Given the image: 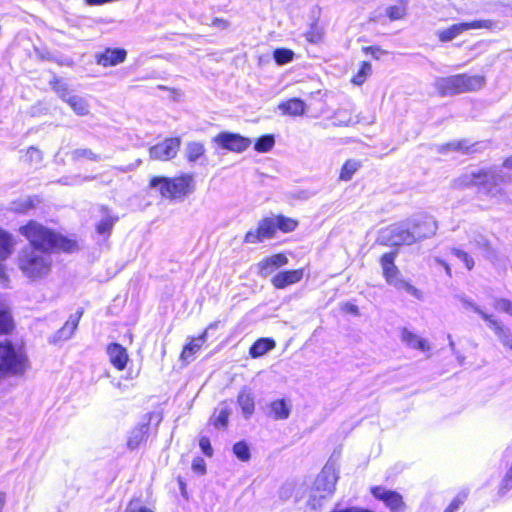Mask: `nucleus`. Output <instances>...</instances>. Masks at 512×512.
I'll return each instance as SVG.
<instances>
[{
	"label": "nucleus",
	"mask_w": 512,
	"mask_h": 512,
	"mask_svg": "<svg viewBox=\"0 0 512 512\" xmlns=\"http://www.w3.org/2000/svg\"><path fill=\"white\" fill-rule=\"evenodd\" d=\"M124 512H153L144 506L139 500H132L128 503Z\"/></svg>",
	"instance_id": "09e8293b"
},
{
	"label": "nucleus",
	"mask_w": 512,
	"mask_h": 512,
	"mask_svg": "<svg viewBox=\"0 0 512 512\" xmlns=\"http://www.w3.org/2000/svg\"><path fill=\"white\" fill-rule=\"evenodd\" d=\"M394 260L395 253L392 252L386 253L381 257L380 262L383 270V275L387 283L393 285L398 290H404L413 297L420 299L421 292L411 283L401 278L399 270L394 264Z\"/></svg>",
	"instance_id": "1a4fd4ad"
},
{
	"label": "nucleus",
	"mask_w": 512,
	"mask_h": 512,
	"mask_svg": "<svg viewBox=\"0 0 512 512\" xmlns=\"http://www.w3.org/2000/svg\"><path fill=\"white\" fill-rule=\"evenodd\" d=\"M323 33L318 28H313L311 31L307 33V40L312 43H318L321 41Z\"/></svg>",
	"instance_id": "4d7b16f0"
},
{
	"label": "nucleus",
	"mask_w": 512,
	"mask_h": 512,
	"mask_svg": "<svg viewBox=\"0 0 512 512\" xmlns=\"http://www.w3.org/2000/svg\"><path fill=\"white\" fill-rule=\"evenodd\" d=\"M494 308L500 312L512 316V302L506 298H497L494 301Z\"/></svg>",
	"instance_id": "a18cd8bd"
},
{
	"label": "nucleus",
	"mask_w": 512,
	"mask_h": 512,
	"mask_svg": "<svg viewBox=\"0 0 512 512\" xmlns=\"http://www.w3.org/2000/svg\"><path fill=\"white\" fill-rule=\"evenodd\" d=\"M148 432L147 425H141L134 428L128 437L127 445L130 449L138 448L145 440Z\"/></svg>",
	"instance_id": "c756f323"
},
{
	"label": "nucleus",
	"mask_w": 512,
	"mask_h": 512,
	"mask_svg": "<svg viewBox=\"0 0 512 512\" xmlns=\"http://www.w3.org/2000/svg\"><path fill=\"white\" fill-rule=\"evenodd\" d=\"M26 160L31 163H40L42 161V153L36 147H30L26 151Z\"/></svg>",
	"instance_id": "8fccbe9b"
},
{
	"label": "nucleus",
	"mask_w": 512,
	"mask_h": 512,
	"mask_svg": "<svg viewBox=\"0 0 512 512\" xmlns=\"http://www.w3.org/2000/svg\"><path fill=\"white\" fill-rule=\"evenodd\" d=\"M288 258L286 255L279 253L267 257L258 263L259 273L262 277H267L276 269L286 265Z\"/></svg>",
	"instance_id": "412c9836"
},
{
	"label": "nucleus",
	"mask_w": 512,
	"mask_h": 512,
	"mask_svg": "<svg viewBox=\"0 0 512 512\" xmlns=\"http://www.w3.org/2000/svg\"><path fill=\"white\" fill-rule=\"evenodd\" d=\"M446 148L448 150H455V151H462V152H469V146L467 145L466 141H454L449 144H447Z\"/></svg>",
	"instance_id": "6e6d98bb"
},
{
	"label": "nucleus",
	"mask_w": 512,
	"mask_h": 512,
	"mask_svg": "<svg viewBox=\"0 0 512 512\" xmlns=\"http://www.w3.org/2000/svg\"><path fill=\"white\" fill-rule=\"evenodd\" d=\"M237 403L243 416L248 419L255 411V395L251 388L244 386L238 393Z\"/></svg>",
	"instance_id": "aec40b11"
},
{
	"label": "nucleus",
	"mask_w": 512,
	"mask_h": 512,
	"mask_svg": "<svg viewBox=\"0 0 512 512\" xmlns=\"http://www.w3.org/2000/svg\"><path fill=\"white\" fill-rule=\"evenodd\" d=\"M372 67L369 62H362L357 74L353 77L352 82L356 85H362L366 78L371 74Z\"/></svg>",
	"instance_id": "ea45409f"
},
{
	"label": "nucleus",
	"mask_w": 512,
	"mask_h": 512,
	"mask_svg": "<svg viewBox=\"0 0 512 512\" xmlns=\"http://www.w3.org/2000/svg\"><path fill=\"white\" fill-rule=\"evenodd\" d=\"M230 415V409L226 406L217 408L214 413V425L216 427H226L228 418Z\"/></svg>",
	"instance_id": "58836bf2"
},
{
	"label": "nucleus",
	"mask_w": 512,
	"mask_h": 512,
	"mask_svg": "<svg viewBox=\"0 0 512 512\" xmlns=\"http://www.w3.org/2000/svg\"><path fill=\"white\" fill-rule=\"evenodd\" d=\"M83 158L96 162L102 160L100 155L94 153L91 149L88 148L76 149L72 152L73 160L78 161Z\"/></svg>",
	"instance_id": "e433bc0d"
},
{
	"label": "nucleus",
	"mask_w": 512,
	"mask_h": 512,
	"mask_svg": "<svg viewBox=\"0 0 512 512\" xmlns=\"http://www.w3.org/2000/svg\"><path fill=\"white\" fill-rule=\"evenodd\" d=\"M334 124L337 126H351L358 123V120L353 117V115L345 109L337 110L334 114Z\"/></svg>",
	"instance_id": "473e14b6"
},
{
	"label": "nucleus",
	"mask_w": 512,
	"mask_h": 512,
	"mask_svg": "<svg viewBox=\"0 0 512 512\" xmlns=\"http://www.w3.org/2000/svg\"><path fill=\"white\" fill-rule=\"evenodd\" d=\"M360 167L361 161L356 159L347 160L340 170L339 179L341 181L351 180L353 175L359 170Z\"/></svg>",
	"instance_id": "2f4dec72"
},
{
	"label": "nucleus",
	"mask_w": 512,
	"mask_h": 512,
	"mask_svg": "<svg viewBox=\"0 0 512 512\" xmlns=\"http://www.w3.org/2000/svg\"><path fill=\"white\" fill-rule=\"evenodd\" d=\"M274 220L277 224V230H281L285 233L293 231L297 226L296 220L282 215L274 216Z\"/></svg>",
	"instance_id": "c9c22d12"
},
{
	"label": "nucleus",
	"mask_w": 512,
	"mask_h": 512,
	"mask_svg": "<svg viewBox=\"0 0 512 512\" xmlns=\"http://www.w3.org/2000/svg\"><path fill=\"white\" fill-rule=\"evenodd\" d=\"M306 108L305 102L299 98H291L278 105V109L282 114L293 117L302 116L306 112Z\"/></svg>",
	"instance_id": "393cba45"
},
{
	"label": "nucleus",
	"mask_w": 512,
	"mask_h": 512,
	"mask_svg": "<svg viewBox=\"0 0 512 512\" xmlns=\"http://www.w3.org/2000/svg\"><path fill=\"white\" fill-rule=\"evenodd\" d=\"M448 340H449V347L452 351L453 354H457V350H456V346H455V342L453 341L451 335H448Z\"/></svg>",
	"instance_id": "e2e57ef3"
},
{
	"label": "nucleus",
	"mask_w": 512,
	"mask_h": 512,
	"mask_svg": "<svg viewBox=\"0 0 512 512\" xmlns=\"http://www.w3.org/2000/svg\"><path fill=\"white\" fill-rule=\"evenodd\" d=\"M275 347V341L269 338L258 339L250 348L249 354L252 358H258Z\"/></svg>",
	"instance_id": "c85d7f7f"
},
{
	"label": "nucleus",
	"mask_w": 512,
	"mask_h": 512,
	"mask_svg": "<svg viewBox=\"0 0 512 512\" xmlns=\"http://www.w3.org/2000/svg\"><path fill=\"white\" fill-rule=\"evenodd\" d=\"M387 15L391 20L401 19L405 15V7L403 5L390 6L387 8Z\"/></svg>",
	"instance_id": "49530a36"
},
{
	"label": "nucleus",
	"mask_w": 512,
	"mask_h": 512,
	"mask_svg": "<svg viewBox=\"0 0 512 512\" xmlns=\"http://www.w3.org/2000/svg\"><path fill=\"white\" fill-rule=\"evenodd\" d=\"M126 55L124 49H106L103 53L97 55V63L104 67L115 66L124 62Z\"/></svg>",
	"instance_id": "b1692460"
},
{
	"label": "nucleus",
	"mask_w": 512,
	"mask_h": 512,
	"mask_svg": "<svg viewBox=\"0 0 512 512\" xmlns=\"http://www.w3.org/2000/svg\"><path fill=\"white\" fill-rule=\"evenodd\" d=\"M274 143H275V140L272 135H265V136L260 137L256 141V143L254 145V149L257 152L265 153V152L270 151L273 148Z\"/></svg>",
	"instance_id": "4c0bfd02"
},
{
	"label": "nucleus",
	"mask_w": 512,
	"mask_h": 512,
	"mask_svg": "<svg viewBox=\"0 0 512 512\" xmlns=\"http://www.w3.org/2000/svg\"><path fill=\"white\" fill-rule=\"evenodd\" d=\"M151 189H156L159 194L168 199H183L195 189L192 175L183 174L175 178L155 176L150 180Z\"/></svg>",
	"instance_id": "423d86ee"
},
{
	"label": "nucleus",
	"mask_w": 512,
	"mask_h": 512,
	"mask_svg": "<svg viewBox=\"0 0 512 512\" xmlns=\"http://www.w3.org/2000/svg\"><path fill=\"white\" fill-rule=\"evenodd\" d=\"M460 364H463L464 357L457 351V354H454Z\"/></svg>",
	"instance_id": "69168bd1"
},
{
	"label": "nucleus",
	"mask_w": 512,
	"mask_h": 512,
	"mask_svg": "<svg viewBox=\"0 0 512 512\" xmlns=\"http://www.w3.org/2000/svg\"><path fill=\"white\" fill-rule=\"evenodd\" d=\"M103 217L98 223L96 230L99 234H109L118 220V217H114L109 213V210L106 207H102Z\"/></svg>",
	"instance_id": "7c9ffc66"
},
{
	"label": "nucleus",
	"mask_w": 512,
	"mask_h": 512,
	"mask_svg": "<svg viewBox=\"0 0 512 512\" xmlns=\"http://www.w3.org/2000/svg\"><path fill=\"white\" fill-rule=\"evenodd\" d=\"M3 506H4V498L2 496H0V512H2Z\"/></svg>",
	"instance_id": "774afa93"
},
{
	"label": "nucleus",
	"mask_w": 512,
	"mask_h": 512,
	"mask_svg": "<svg viewBox=\"0 0 512 512\" xmlns=\"http://www.w3.org/2000/svg\"><path fill=\"white\" fill-rule=\"evenodd\" d=\"M277 231V224L275 223L274 216L267 217L259 221L256 229L249 230L245 237L244 242L248 244H255L271 239L275 236Z\"/></svg>",
	"instance_id": "9b49d317"
},
{
	"label": "nucleus",
	"mask_w": 512,
	"mask_h": 512,
	"mask_svg": "<svg viewBox=\"0 0 512 512\" xmlns=\"http://www.w3.org/2000/svg\"><path fill=\"white\" fill-rule=\"evenodd\" d=\"M452 254L455 255L460 261L463 262L465 267L468 270H471L474 267V260L466 253L460 249L453 248L451 250Z\"/></svg>",
	"instance_id": "c03bdc74"
},
{
	"label": "nucleus",
	"mask_w": 512,
	"mask_h": 512,
	"mask_svg": "<svg viewBox=\"0 0 512 512\" xmlns=\"http://www.w3.org/2000/svg\"><path fill=\"white\" fill-rule=\"evenodd\" d=\"M463 308L466 310H472L477 313L485 322L492 316L491 314L486 313L480 306L468 300L466 298L461 299Z\"/></svg>",
	"instance_id": "79ce46f5"
},
{
	"label": "nucleus",
	"mask_w": 512,
	"mask_h": 512,
	"mask_svg": "<svg viewBox=\"0 0 512 512\" xmlns=\"http://www.w3.org/2000/svg\"><path fill=\"white\" fill-rule=\"evenodd\" d=\"M32 207L31 201L28 199L24 202V204H21V207L15 206L13 209L17 212H26L28 209Z\"/></svg>",
	"instance_id": "13d9d810"
},
{
	"label": "nucleus",
	"mask_w": 512,
	"mask_h": 512,
	"mask_svg": "<svg viewBox=\"0 0 512 512\" xmlns=\"http://www.w3.org/2000/svg\"><path fill=\"white\" fill-rule=\"evenodd\" d=\"M204 146L199 142H190L186 147V157L188 161L195 162L204 154Z\"/></svg>",
	"instance_id": "72a5a7b5"
},
{
	"label": "nucleus",
	"mask_w": 512,
	"mask_h": 512,
	"mask_svg": "<svg viewBox=\"0 0 512 512\" xmlns=\"http://www.w3.org/2000/svg\"><path fill=\"white\" fill-rule=\"evenodd\" d=\"M400 340L408 349L418 350L422 353H430L432 349L430 342L426 338L406 327L400 329Z\"/></svg>",
	"instance_id": "f3484780"
},
{
	"label": "nucleus",
	"mask_w": 512,
	"mask_h": 512,
	"mask_svg": "<svg viewBox=\"0 0 512 512\" xmlns=\"http://www.w3.org/2000/svg\"><path fill=\"white\" fill-rule=\"evenodd\" d=\"M330 512H373L367 508L360 506H347L342 507L340 504H336Z\"/></svg>",
	"instance_id": "3c124183"
},
{
	"label": "nucleus",
	"mask_w": 512,
	"mask_h": 512,
	"mask_svg": "<svg viewBox=\"0 0 512 512\" xmlns=\"http://www.w3.org/2000/svg\"><path fill=\"white\" fill-rule=\"evenodd\" d=\"M141 164V160H138L137 161V164L136 165H128V166H125V167H114V169L120 171V172H123V173H126V172H129V171H132L136 166L140 165Z\"/></svg>",
	"instance_id": "bf43d9fd"
},
{
	"label": "nucleus",
	"mask_w": 512,
	"mask_h": 512,
	"mask_svg": "<svg viewBox=\"0 0 512 512\" xmlns=\"http://www.w3.org/2000/svg\"><path fill=\"white\" fill-rule=\"evenodd\" d=\"M107 354L111 364L117 370L121 371L125 369L129 358L126 349L122 345L118 343L110 344L107 347Z\"/></svg>",
	"instance_id": "4be33fe9"
},
{
	"label": "nucleus",
	"mask_w": 512,
	"mask_h": 512,
	"mask_svg": "<svg viewBox=\"0 0 512 512\" xmlns=\"http://www.w3.org/2000/svg\"><path fill=\"white\" fill-rule=\"evenodd\" d=\"M19 233L23 235L30 243V246L24 248H36L50 251L59 248L64 251H71L75 244L46 228L36 221H30L19 228Z\"/></svg>",
	"instance_id": "7ed1b4c3"
},
{
	"label": "nucleus",
	"mask_w": 512,
	"mask_h": 512,
	"mask_svg": "<svg viewBox=\"0 0 512 512\" xmlns=\"http://www.w3.org/2000/svg\"><path fill=\"white\" fill-rule=\"evenodd\" d=\"M16 264L24 277L37 281L46 278L53 265L50 251L36 248H22L16 257Z\"/></svg>",
	"instance_id": "f03ea898"
},
{
	"label": "nucleus",
	"mask_w": 512,
	"mask_h": 512,
	"mask_svg": "<svg viewBox=\"0 0 512 512\" xmlns=\"http://www.w3.org/2000/svg\"><path fill=\"white\" fill-rule=\"evenodd\" d=\"M485 78L480 75L457 74L436 79L435 88L441 96H453L480 90Z\"/></svg>",
	"instance_id": "0eeeda50"
},
{
	"label": "nucleus",
	"mask_w": 512,
	"mask_h": 512,
	"mask_svg": "<svg viewBox=\"0 0 512 512\" xmlns=\"http://www.w3.org/2000/svg\"><path fill=\"white\" fill-rule=\"evenodd\" d=\"M291 405L284 399L275 400L269 405V416L274 420H285L289 417Z\"/></svg>",
	"instance_id": "cd10ccee"
},
{
	"label": "nucleus",
	"mask_w": 512,
	"mask_h": 512,
	"mask_svg": "<svg viewBox=\"0 0 512 512\" xmlns=\"http://www.w3.org/2000/svg\"><path fill=\"white\" fill-rule=\"evenodd\" d=\"M338 478V473L333 465H325L323 467L310 490L308 504L313 509L321 508L323 500L332 497Z\"/></svg>",
	"instance_id": "6e6552de"
},
{
	"label": "nucleus",
	"mask_w": 512,
	"mask_h": 512,
	"mask_svg": "<svg viewBox=\"0 0 512 512\" xmlns=\"http://www.w3.org/2000/svg\"><path fill=\"white\" fill-rule=\"evenodd\" d=\"M180 138H168L149 149L151 159L167 161L174 158L180 148Z\"/></svg>",
	"instance_id": "ddd939ff"
},
{
	"label": "nucleus",
	"mask_w": 512,
	"mask_h": 512,
	"mask_svg": "<svg viewBox=\"0 0 512 512\" xmlns=\"http://www.w3.org/2000/svg\"><path fill=\"white\" fill-rule=\"evenodd\" d=\"M432 221L433 223H436V221L433 219V217L431 216H428V215H420V216H417L415 218H413L412 220H410V227H411V231L413 234H419V232L423 233L425 232V222L426 221Z\"/></svg>",
	"instance_id": "f704fd0d"
},
{
	"label": "nucleus",
	"mask_w": 512,
	"mask_h": 512,
	"mask_svg": "<svg viewBox=\"0 0 512 512\" xmlns=\"http://www.w3.org/2000/svg\"><path fill=\"white\" fill-rule=\"evenodd\" d=\"M425 227V232L416 235L411 231L410 222L393 224L381 230L379 240L388 246L411 245L436 233L437 225L432 221H426Z\"/></svg>",
	"instance_id": "39448f33"
},
{
	"label": "nucleus",
	"mask_w": 512,
	"mask_h": 512,
	"mask_svg": "<svg viewBox=\"0 0 512 512\" xmlns=\"http://www.w3.org/2000/svg\"><path fill=\"white\" fill-rule=\"evenodd\" d=\"M233 453L241 461H248L250 459V449L245 442L234 444Z\"/></svg>",
	"instance_id": "37998d69"
},
{
	"label": "nucleus",
	"mask_w": 512,
	"mask_h": 512,
	"mask_svg": "<svg viewBox=\"0 0 512 512\" xmlns=\"http://www.w3.org/2000/svg\"><path fill=\"white\" fill-rule=\"evenodd\" d=\"M214 141L222 148L233 152H243L251 144L250 139L245 138L239 134L228 132L218 134L214 138Z\"/></svg>",
	"instance_id": "2eb2a0df"
},
{
	"label": "nucleus",
	"mask_w": 512,
	"mask_h": 512,
	"mask_svg": "<svg viewBox=\"0 0 512 512\" xmlns=\"http://www.w3.org/2000/svg\"><path fill=\"white\" fill-rule=\"evenodd\" d=\"M492 26V22L489 20H478L472 22H465L454 24L451 27L441 31L439 33V38L441 41L446 42L454 39L456 36L461 34L462 32L470 29H482V28H490Z\"/></svg>",
	"instance_id": "dca6fc26"
},
{
	"label": "nucleus",
	"mask_w": 512,
	"mask_h": 512,
	"mask_svg": "<svg viewBox=\"0 0 512 512\" xmlns=\"http://www.w3.org/2000/svg\"><path fill=\"white\" fill-rule=\"evenodd\" d=\"M79 179H80V177H73L70 179V181H68V178H65V179H62L61 182L66 185H74V184L79 183Z\"/></svg>",
	"instance_id": "052dcab7"
},
{
	"label": "nucleus",
	"mask_w": 512,
	"mask_h": 512,
	"mask_svg": "<svg viewBox=\"0 0 512 512\" xmlns=\"http://www.w3.org/2000/svg\"><path fill=\"white\" fill-rule=\"evenodd\" d=\"M192 470L195 472V473H198V474H205L206 472V463L204 461L203 458L201 457H196L193 459L192 461Z\"/></svg>",
	"instance_id": "864d4df0"
},
{
	"label": "nucleus",
	"mask_w": 512,
	"mask_h": 512,
	"mask_svg": "<svg viewBox=\"0 0 512 512\" xmlns=\"http://www.w3.org/2000/svg\"><path fill=\"white\" fill-rule=\"evenodd\" d=\"M441 263L444 265V267H445V270H446L447 274H449V275H450V267L448 266V264H446V263H444V262H442V261H441Z\"/></svg>",
	"instance_id": "338daca9"
},
{
	"label": "nucleus",
	"mask_w": 512,
	"mask_h": 512,
	"mask_svg": "<svg viewBox=\"0 0 512 512\" xmlns=\"http://www.w3.org/2000/svg\"><path fill=\"white\" fill-rule=\"evenodd\" d=\"M467 498V493L462 492L459 493L450 503V505L446 508V510H450L451 512H455L459 509V507L465 502Z\"/></svg>",
	"instance_id": "603ef678"
},
{
	"label": "nucleus",
	"mask_w": 512,
	"mask_h": 512,
	"mask_svg": "<svg viewBox=\"0 0 512 512\" xmlns=\"http://www.w3.org/2000/svg\"><path fill=\"white\" fill-rule=\"evenodd\" d=\"M81 316H82V312H77V313L71 315L68 318V320L65 322L63 327L61 329H59L56 332V334L54 335V341L56 342L59 340L70 339L78 327V323H79Z\"/></svg>",
	"instance_id": "a878e982"
},
{
	"label": "nucleus",
	"mask_w": 512,
	"mask_h": 512,
	"mask_svg": "<svg viewBox=\"0 0 512 512\" xmlns=\"http://www.w3.org/2000/svg\"><path fill=\"white\" fill-rule=\"evenodd\" d=\"M303 269H295L289 271H282L277 273L271 279L272 285L277 289H284L289 285L298 283L303 278Z\"/></svg>",
	"instance_id": "6ab92c4d"
},
{
	"label": "nucleus",
	"mask_w": 512,
	"mask_h": 512,
	"mask_svg": "<svg viewBox=\"0 0 512 512\" xmlns=\"http://www.w3.org/2000/svg\"><path fill=\"white\" fill-rule=\"evenodd\" d=\"M486 323L488 327L494 331L501 343L512 349V337L509 329H507L500 321L495 319L493 315L486 321Z\"/></svg>",
	"instance_id": "bb28decb"
},
{
	"label": "nucleus",
	"mask_w": 512,
	"mask_h": 512,
	"mask_svg": "<svg viewBox=\"0 0 512 512\" xmlns=\"http://www.w3.org/2000/svg\"><path fill=\"white\" fill-rule=\"evenodd\" d=\"M16 241L11 233L0 228V283L7 280L4 262L13 254Z\"/></svg>",
	"instance_id": "4468645a"
},
{
	"label": "nucleus",
	"mask_w": 512,
	"mask_h": 512,
	"mask_svg": "<svg viewBox=\"0 0 512 512\" xmlns=\"http://www.w3.org/2000/svg\"><path fill=\"white\" fill-rule=\"evenodd\" d=\"M216 327V322L211 323L199 337L191 338L190 341L184 346L180 355V359L185 363H190L193 361L195 354L202 348L203 344L207 340L208 331L215 329Z\"/></svg>",
	"instance_id": "a211bd4d"
},
{
	"label": "nucleus",
	"mask_w": 512,
	"mask_h": 512,
	"mask_svg": "<svg viewBox=\"0 0 512 512\" xmlns=\"http://www.w3.org/2000/svg\"><path fill=\"white\" fill-rule=\"evenodd\" d=\"M506 182L501 169H471L454 180L456 188L477 186L486 193L496 196L501 192L500 185Z\"/></svg>",
	"instance_id": "20e7f679"
},
{
	"label": "nucleus",
	"mask_w": 512,
	"mask_h": 512,
	"mask_svg": "<svg viewBox=\"0 0 512 512\" xmlns=\"http://www.w3.org/2000/svg\"><path fill=\"white\" fill-rule=\"evenodd\" d=\"M503 166L507 169H512V156L504 161Z\"/></svg>",
	"instance_id": "0e129e2a"
},
{
	"label": "nucleus",
	"mask_w": 512,
	"mask_h": 512,
	"mask_svg": "<svg viewBox=\"0 0 512 512\" xmlns=\"http://www.w3.org/2000/svg\"><path fill=\"white\" fill-rule=\"evenodd\" d=\"M54 89L59 98L67 103L75 114L87 116L90 113V105L84 97L71 93L62 83H57Z\"/></svg>",
	"instance_id": "9d476101"
},
{
	"label": "nucleus",
	"mask_w": 512,
	"mask_h": 512,
	"mask_svg": "<svg viewBox=\"0 0 512 512\" xmlns=\"http://www.w3.org/2000/svg\"><path fill=\"white\" fill-rule=\"evenodd\" d=\"M12 318L8 309L0 305V335L12 330ZM30 368L26 350L8 340L0 341V379L7 376H21Z\"/></svg>",
	"instance_id": "f257e3e1"
},
{
	"label": "nucleus",
	"mask_w": 512,
	"mask_h": 512,
	"mask_svg": "<svg viewBox=\"0 0 512 512\" xmlns=\"http://www.w3.org/2000/svg\"><path fill=\"white\" fill-rule=\"evenodd\" d=\"M199 446H200V449L202 450V452L206 456L211 457L213 455V449H212V446L210 444V440L207 437L202 436L200 438Z\"/></svg>",
	"instance_id": "5fc2aeb1"
},
{
	"label": "nucleus",
	"mask_w": 512,
	"mask_h": 512,
	"mask_svg": "<svg viewBox=\"0 0 512 512\" xmlns=\"http://www.w3.org/2000/svg\"><path fill=\"white\" fill-rule=\"evenodd\" d=\"M371 493L376 499L382 501L390 512H405L406 504L398 492L387 490L382 486H373Z\"/></svg>",
	"instance_id": "f8f14e48"
},
{
	"label": "nucleus",
	"mask_w": 512,
	"mask_h": 512,
	"mask_svg": "<svg viewBox=\"0 0 512 512\" xmlns=\"http://www.w3.org/2000/svg\"><path fill=\"white\" fill-rule=\"evenodd\" d=\"M512 490V474L508 470L499 487V494L505 495Z\"/></svg>",
	"instance_id": "de8ad7c7"
},
{
	"label": "nucleus",
	"mask_w": 512,
	"mask_h": 512,
	"mask_svg": "<svg viewBox=\"0 0 512 512\" xmlns=\"http://www.w3.org/2000/svg\"><path fill=\"white\" fill-rule=\"evenodd\" d=\"M294 53L289 49H276L274 51V59L278 65H284L293 60Z\"/></svg>",
	"instance_id": "a19ab883"
},
{
	"label": "nucleus",
	"mask_w": 512,
	"mask_h": 512,
	"mask_svg": "<svg viewBox=\"0 0 512 512\" xmlns=\"http://www.w3.org/2000/svg\"><path fill=\"white\" fill-rule=\"evenodd\" d=\"M365 51L366 52H369L371 53V55L375 58H379V55L378 53L380 52V50L378 48H374V47H367L365 48Z\"/></svg>",
	"instance_id": "680f3d73"
},
{
	"label": "nucleus",
	"mask_w": 512,
	"mask_h": 512,
	"mask_svg": "<svg viewBox=\"0 0 512 512\" xmlns=\"http://www.w3.org/2000/svg\"><path fill=\"white\" fill-rule=\"evenodd\" d=\"M471 249L487 259H494L496 253L490 241L482 234H475L470 240Z\"/></svg>",
	"instance_id": "5701e85b"
}]
</instances>
